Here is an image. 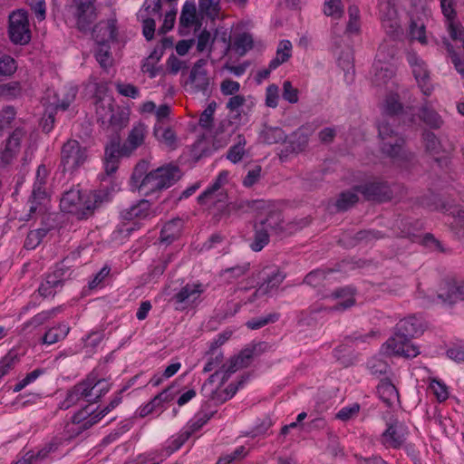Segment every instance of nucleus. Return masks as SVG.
Returning a JSON list of instances; mask_svg holds the SVG:
<instances>
[{
  "label": "nucleus",
  "instance_id": "c9c22d12",
  "mask_svg": "<svg viewBox=\"0 0 464 464\" xmlns=\"http://www.w3.org/2000/svg\"><path fill=\"white\" fill-rule=\"evenodd\" d=\"M397 53L395 44L391 41L384 40L377 50L376 57L380 63H386L392 60Z\"/></svg>",
  "mask_w": 464,
  "mask_h": 464
},
{
  "label": "nucleus",
  "instance_id": "58836bf2",
  "mask_svg": "<svg viewBox=\"0 0 464 464\" xmlns=\"http://www.w3.org/2000/svg\"><path fill=\"white\" fill-rule=\"evenodd\" d=\"M254 46V41L252 35L248 33H243L238 34L233 44L234 49L240 55H244L248 50Z\"/></svg>",
  "mask_w": 464,
  "mask_h": 464
},
{
  "label": "nucleus",
  "instance_id": "49530a36",
  "mask_svg": "<svg viewBox=\"0 0 464 464\" xmlns=\"http://www.w3.org/2000/svg\"><path fill=\"white\" fill-rule=\"evenodd\" d=\"M279 319V314L272 313L265 316L256 317L246 323L247 328L252 330L260 329L268 324L276 323Z\"/></svg>",
  "mask_w": 464,
  "mask_h": 464
},
{
  "label": "nucleus",
  "instance_id": "f8f14e48",
  "mask_svg": "<svg viewBox=\"0 0 464 464\" xmlns=\"http://www.w3.org/2000/svg\"><path fill=\"white\" fill-rule=\"evenodd\" d=\"M256 345L251 348H245L237 355L230 358L227 365H223L224 374L221 379L222 383L226 382L230 375L237 370L247 367L254 357Z\"/></svg>",
  "mask_w": 464,
  "mask_h": 464
},
{
  "label": "nucleus",
  "instance_id": "473e14b6",
  "mask_svg": "<svg viewBox=\"0 0 464 464\" xmlns=\"http://www.w3.org/2000/svg\"><path fill=\"white\" fill-rule=\"evenodd\" d=\"M197 9L194 2L187 1L183 7L179 17V26L188 28L193 25L196 21Z\"/></svg>",
  "mask_w": 464,
  "mask_h": 464
},
{
  "label": "nucleus",
  "instance_id": "2eb2a0df",
  "mask_svg": "<svg viewBox=\"0 0 464 464\" xmlns=\"http://www.w3.org/2000/svg\"><path fill=\"white\" fill-rule=\"evenodd\" d=\"M24 134L23 129L16 128L6 139L5 149L1 152V160L5 164H9L17 156Z\"/></svg>",
  "mask_w": 464,
  "mask_h": 464
},
{
  "label": "nucleus",
  "instance_id": "bb28decb",
  "mask_svg": "<svg viewBox=\"0 0 464 464\" xmlns=\"http://www.w3.org/2000/svg\"><path fill=\"white\" fill-rule=\"evenodd\" d=\"M359 192L353 190V187L350 190L341 192L334 203L337 212H344L352 208L359 201Z\"/></svg>",
  "mask_w": 464,
  "mask_h": 464
},
{
  "label": "nucleus",
  "instance_id": "c85d7f7f",
  "mask_svg": "<svg viewBox=\"0 0 464 464\" xmlns=\"http://www.w3.org/2000/svg\"><path fill=\"white\" fill-rule=\"evenodd\" d=\"M70 327L64 324H59L50 328L43 336L42 342L45 344H53L63 340L69 334Z\"/></svg>",
  "mask_w": 464,
  "mask_h": 464
},
{
  "label": "nucleus",
  "instance_id": "79ce46f5",
  "mask_svg": "<svg viewBox=\"0 0 464 464\" xmlns=\"http://www.w3.org/2000/svg\"><path fill=\"white\" fill-rule=\"evenodd\" d=\"M162 55V51L154 48L151 53L144 61L141 66L142 72H149L150 77L151 78L155 77L158 72L157 70L155 69V64L160 60Z\"/></svg>",
  "mask_w": 464,
  "mask_h": 464
},
{
  "label": "nucleus",
  "instance_id": "6ab92c4d",
  "mask_svg": "<svg viewBox=\"0 0 464 464\" xmlns=\"http://www.w3.org/2000/svg\"><path fill=\"white\" fill-rule=\"evenodd\" d=\"M63 268H57L52 274L47 275L44 281L42 282L41 285L38 288L39 294L44 297L54 295L55 291L53 289L56 288L57 286L63 285Z\"/></svg>",
  "mask_w": 464,
  "mask_h": 464
},
{
  "label": "nucleus",
  "instance_id": "8fccbe9b",
  "mask_svg": "<svg viewBox=\"0 0 464 464\" xmlns=\"http://www.w3.org/2000/svg\"><path fill=\"white\" fill-rule=\"evenodd\" d=\"M22 88L18 82L0 84V97L12 100L21 95Z\"/></svg>",
  "mask_w": 464,
  "mask_h": 464
},
{
  "label": "nucleus",
  "instance_id": "9d476101",
  "mask_svg": "<svg viewBox=\"0 0 464 464\" xmlns=\"http://www.w3.org/2000/svg\"><path fill=\"white\" fill-rule=\"evenodd\" d=\"M407 428L397 420L387 424V429L382 434V442L386 447L399 449L406 440Z\"/></svg>",
  "mask_w": 464,
  "mask_h": 464
},
{
  "label": "nucleus",
  "instance_id": "3c124183",
  "mask_svg": "<svg viewBox=\"0 0 464 464\" xmlns=\"http://www.w3.org/2000/svg\"><path fill=\"white\" fill-rule=\"evenodd\" d=\"M382 24L387 35H389L392 40L400 38L403 34L402 29L399 24L398 17L383 19L382 21Z\"/></svg>",
  "mask_w": 464,
  "mask_h": 464
},
{
  "label": "nucleus",
  "instance_id": "4468645a",
  "mask_svg": "<svg viewBox=\"0 0 464 464\" xmlns=\"http://www.w3.org/2000/svg\"><path fill=\"white\" fill-rule=\"evenodd\" d=\"M214 198H208L209 210L212 214L214 223H218L223 219H227L231 215L230 205L227 202V194L220 192L219 195L214 196Z\"/></svg>",
  "mask_w": 464,
  "mask_h": 464
},
{
  "label": "nucleus",
  "instance_id": "ea45409f",
  "mask_svg": "<svg viewBox=\"0 0 464 464\" xmlns=\"http://www.w3.org/2000/svg\"><path fill=\"white\" fill-rule=\"evenodd\" d=\"M16 69L17 63L15 60L5 53H0V80L3 77L13 75Z\"/></svg>",
  "mask_w": 464,
  "mask_h": 464
},
{
  "label": "nucleus",
  "instance_id": "6e6d98bb",
  "mask_svg": "<svg viewBox=\"0 0 464 464\" xmlns=\"http://www.w3.org/2000/svg\"><path fill=\"white\" fill-rule=\"evenodd\" d=\"M290 143L293 151H303L308 144V136L301 129H298L292 134Z\"/></svg>",
  "mask_w": 464,
  "mask_h": 464
},
{
  "label": "nucleus",
  "instance_id": "5fc2aeb1",
  "mask_svg": "<svg viewBox=\"0 0 464 464\" xmlns=\"http://www.w3.org/2000/svg\"><path fill=\"white\" fill-rule=\"evenodd\" d=\"M425 149L431 154H438L440 150V142L437 136L430 130H425L422 133Z\"/></svg>",
  "mask_w": 464,
  "mask_h": 464
},
{
  "label": "nucleus",
  "instance_id": "69168bd1",
  "mask_svg": "<svg viewBox=\"0 0 464 464\" xmlns=\"http://www.w3.org/2000/svg\"><path fill=\"white\" fill-rule=\"evenodd\" d=\"M31 11L39 22L44 21L46 17L45 0H29L28 3Z\"/></svg>",
  "mask_w": 464,
  "mask_h": 464
},
{
  "label": "nucleus",
  "instance_id": "a18cd8bd",
  "mask_svg": "<svg viewBox=\"0 0 464 464\" xmlns=\"http://www.w3.org/2000/svg\"><path fill=\"white\" fill-rule=\"evenodd\" d=\"M217 103L213 101L208 103L207 108L201 112L198 120V125L202 129L209 130L212 128Z\"/></svg>",
  "mask_w": 464,
  "mask_h": 464
},
{
  "label": "nucleus",
  "instance_id": "9b49d317",
  "mask_svg": "<svg viewBox=\"0 0 464 464\" xmlns=\"http://www.w3.org/2000/svg\"><path fill=\"white\" fill-rule=\"evenodd\" d=\"M256 277L262 281L259 293H269L271 290L278 288L285 275L277 267L266 266L256 275Z\"/></svg>",
  "mask_w": 464,
  "mask_h": 464
},
{
  "label": "nucleus",
  "instance_id": "393cba45",
  "mask_svg": "<svg viewBox=\"0 0 464 464\" xmlns=\"http://www.w3.org/2000/svg\"><path fill=\"white\" fill-rule=\"evenodd\" d=\"M377 392L380 399L388 406H392L395 400L399 399L397 388L389 378H383L377 385Z\"/></svg>",
  "mask_w": 464,
  "mask_h": 464
},
{
  "label": "nucleus",
  "instance_id": "4be33fe9",
  "mask_svg": "<svg viewBox=\"0 0 464 464\" xmlns=\"http://www.w3.org/2000/svg\"><path fill=\"white\" fill-rule=\"evenodd\" d=\"M183 228V221L181 218H172L165 223L160 231V242L167 245L171 244L181 234Z\"/></svg>",
  "mask_w": 464,
  "mask_h": 464
},
{
  "label": "nucleus",
  "instance_id": "dca6fc26",
  "mask_svg": "<svg viewBox=\"0 0 464 464\" xmlns=\"http://www.w3.org/2000/svg\"><path fill=\"white\" fill-rule=\"evenodd\" d=\"M440 7L446 18L448 32L452 40L458 39V30L463 28L459 22H457V12L452 0H440Z\"/></svg>",
  "mask_w": 464,
  "mask_h": 464
},
{
  "label": "nucleus",
  "instance_id": "423d86ee",
  "mask_svg": "<svg viewBox=\"0 0 464 464\" xmlns=\"http://www.w3.org/2000/svg\"><path fill=\"white\" fill-rule=\"evenodd\" d=\"M8 34L14 44L25 45L31 40L28 14L24 9L14 11L9 15Z\"/></svg>",
  "mask_w": 464,
  "mask_h": 464
},
{
  "label": "nucleus",
  "instance_id": "603ef678",
  "mask_svg": "<svg viewBox=\"0 0 464 464\" xmlns=\"http://www.w3.org/2000/svg\"><path fill=\"white\" fill-rule=\"evenodd\" d=\"M384 237V234L379 230L375 229H364L358 231L354 237L353 240L356 243H369L374 240L382 239Z\"/></svg>",
  "mask_w": 464,
  "mask_h": 464
},
{
  "label": "nucleus",
  "instance_id": "72a5a7b5",
  "mask_svg": "<svg viewBox=\"0 0 464 464\" xmlns=\"http://www.w3.org/2000/svg\"><path fill=\"white\" fill-rule=\"evenodd\" d=\"M188 82L193 84L196 92H201L206 93L209 88V78L208 72H197L193 76V72H190Z\"/></svg>",
  "mask_w": 464,
  "mask_h": 464
},
{
  "label": "nucleus",
  "instance_id": "37998d69",
  "mask_svg": "<svg viewBox=\"0 0 464 464\" xmlns=\"http://www.w3.org/2000/svg\"><path fill=\"white\" fill-rule=\"evenodd\" d=\"M116 106H114L112 101L105 103L104 100L99 99L96 102V115L98 121H102V124L106 123V120L110 119L111 114L114 111Z\"/></svg>",
  "mask_w": 464,
  "mask_h": 464
},
{
  "label": "nucleus",
  "instance_id": "6e6552de",
  "mask_svg": "<svg viewBox=\"0 0 464 464\" xmlns=\"http://www.w3.org/2000/svg\"><path fill=\"white\" fill-rule=\"evenodd\" d=\"M72 2L77 28L82 32L89 30L97 18L95 0H72Z\"/></svg>",
  "mask_w": 464,
  "mask_h": 464
},
{
  "label": "nucleus",
  "instance_id": "e433bc0d",
  "mask_svg": "<svg viewBox=\"0 0 464 464\" xmlns=\"http://www.w3.org/2000/svg\"><path fill=\"white\" fill-rule=\"evenodd\" d=\"M237 144L233 145L229 148V150L227 152V159L230 160L233 163L239 162L245 153V145H246V139L242 134L237 135Z\"/></svg>",
  "mask_w": 464,
  "mask_h": 464
},
{
  "label": "nucleus",
  "instance_id": "0eeeda50",
  "mask_svg": "<svg viewBox=\"0 0 464 464\" xmlns=\"http://www.w3.org/2000/svg\"><path fill=\"white\" fill-rule=\"evenodd\" d=\"M353 190L359 192L365 200L386 202L392 198L393 192L387 181L374 179L353 186Z\"/></svg>",
  "mask_w": 464,
  "mask_h": 464
},
{
  "label": "nucleus",
  "instance_id": "7c9ffc66",
  "mask_svg": "<svg viewBox=\"0 0 464 464\" xmlns=\"http://www.w3.org/2000/svg\"><path fill=\"white\" fill-rule=\"evenodd\" d=\"M153 135L159 141L165 143L169 148L175 147L177 136L170 127L164 128L160 123H157L154 126Z\"/></svg>",
  "mask_w": 464,
  "mask_h": 464
},
{
  "label": "nucleus",
  "instance_id": "052dcab7",
  "mask_svg": "<svg viewBox=\"0 0 464 464\" xmlns=\"http://www.w3.org/2000/svg\"><path fill=\"white\" fill-rule=\"evenodd\" d=\"M259 203L258 200H244L237 199L233 202H229L230 210L232 213H246L249 209L254 208L256 205Z\"/></svg>",
  "mask_w": 464,
  "mask_h": 464
},
{
  "label": "nucleus",
  "instance_id": "774afa93",
  "mask_svg": "<svg viewBox=\"0 0 464 464\" xmlns=\"http://www.w3.org/2000/svg\"><path fill=\"white\" fill-rule=\"evenodd\" d=\"M299 91L295 88L290 81H285L283 83V93L282 97L284 100L290 103H296L298 102Z\"/></svg>",
  "mask_w": 464,
  "mask_h": 464
},
{
  "label": "nucleus",
  "instance_id": "c03bdc74",
  "mask_svg": "<svg viewBox=\"0 0 464 464\" xmlns=\"http://www.w3.org/2000/svg\"><path fill=\"white\" fill-rule=\"evenodd\" d=\"M58 311V308H53L52 310L43 311L37 314H35L34 317H32L29 321L24 324L23 330H26L30 326L38 327L47 321H49L51 318H53L56 312Z\"/></svg>",
  "mask_w": 464,
  "mask_h": 464
},
{
  "label": "nucleus",
  "instance_id": "1a4fd4ad",
  "mask_svg": "<svg viewBox=\"0 0 464 464\" xmlns=\"http://www.w3.org/2000/svg\"><path fill=\"white\" fill-rule=\"evenodd\" d=\"M123 154V144L120 134H111L110 140L105 146L104 165L107 175H112L119 167V161L121 157H129Z\"/></svg>",
  "mask_w": 464,
  "mask_h": 464
},
{
  "label": "nucleus",
  "instance_id": "20e7f679",
  "mask_svg": "<svg viewBox=\"0 0 464 464\" xmlns=\"http://www.w3.org/2000/svg\"><path fill=\"white\" fill-rule=\"evenodd\" d=\"M181 178V171L176 165L168 164L150 171L139 184V190L146 196L167 189Z\"/></svg>",
  "mask_w": 464,
  "mask_h": 464
},
{
  "label": "nucleus",
  "instance_id": "c756f323",
  "mask_svg": "<svg viewBox=\"0 0 464 464\" xmlns=\"http://www.w3.org/2000/svg\"><path fill=\"white\" fill-rule=\"evenodd\" d=\"M203 292L202 285L200 284L186 285L183 286L179 293L174 295V300L177 303H184L188 300H196L199 295Z\"/></svg>",
  "mask_w": 464,
  "mask_h": 464
},
{
  "label": "nucleus",
  "instance_id": "a878e982",
  "mask_svg": "<svg viewBox=\"0 0 464 464\" xmlns=\"http://www.w3.org/2000/svg\"><path fill=\"white\" fill-rule=\"evenodd\" d=\"M129 121V112L121 109L120 106H116L108 120V129H111L113 134H119L121 130L128 126Z\"/></svg>",
  "mask_w": 464,
  "mask_h": 464
},
{
  "label": "nucleus",
  "instance_id": "f3484780",
  "mask_svg": "<svg viewBox=\"0 0 464 464\" xmlns=\"http://www.w3.org/2000/svg\"><path fill=\"white\" fill-rule=\"evenodd\" d=\"M146 134V125L138 122L130 130L126 141L123 143V154L130 155L143 144Z\"/></svg>",
  "mask_w": 464,
  "mask_h": 464
},
{
  "label": "nucleus",
  "instance_id": "864d4df0",
  "mask_svg": "<svg viewBox=\"0 0 464 464\" xmlns=\"http://www.w3.org/2000/svg\"><path fill=\"white\" fill-rule=\"evenodd\" d=\"M148 169L149 162L146 160H140L136 164L130 177V183L134 188L139 189V184L145 177V175L149 173Z\"/></svg>",
  "mask_w": 464,
  "mask_h": 464
},
{
  "label": "nucleus",
  "instance_id": "f257e3e1",
  "mask_svg": "<svg viewBox=\"0 0 464 464\" xmlns=\"http://www.w3.org/2000/svg\"><path fill=\"white\" fill-rule=\"evenodd\" d=\"M425 328L426 325L422 318L415 314L400 320L395 325L393 335L383 344L386 353L405 359L417 357L420 353V348L411 340L420 336Z\"/></svg>",
  "mask_w": 464,
  "mask_h": 464
},
{
  "label": "nucleus",
  "instance_id": "4c0bfd02",
  "mask_svg": "<svg viewBox=\"0 0 464 464\" xmlns=\"http://www.w3.org/2000/svg\"><path fill=\"white\" fill-rule=\"evenodd\" d=\"M282 222L283 218L280 211L273 210L270 211L267 215V217L260 221L258 224L260 227H263L267 231L273 230V231H278L282 229Z\"/></svg>",
  "mask_w": 464,
  "mask_h": 464
},
{
  "label": "nucleus",
  "instance_id": "f03ea898",
  "mask_svg": "<svg viewBox=\"0 0 464 464\" xmlns=\"http://www.w3.org/2000/svg\"><path fill=\"white\" fill-rule=\"evenodd\" d=\"M394 122L387 118L378 124L381 150L400 167L410 169L417 163L416 154L407 147L405 138L395 131L392 127Z\"/></svg>",
  "mask_w": 464,
  "mask_h": 464
},
{
  "label": "nucleus",
  "instance_id": "39448f33",
  "mask_svg": "<svg viewBox=\"0 0 464 464\" xmlns=\"http://www.w3.org/2000/svg\"><path fill=\"white\" fill-rule=\"evenodd\" d=\"M88 149L73 139L64 142L61 149V166L63 172L72 174L88 160Z\"/></svg>",
  "mask_w": 464,
  "mask_h": 464
},
{
  "label": "nucleus",
  "instance_id": "09e8293b",
  "mask_svg": "<svg viewBox=\"0 0 464 464\" xmlns=\"http://www.w3.org/2000/svg\"><path fill=\"white\" fill-rule=\"evenodd\" d=\"M98 50L95 53L96 61L99 63L102 68L108 69L112 64V58L110 52L109 44H98Z\"/></svg>",
  "mask_w": 464,
  "mask_h": 464
},
{
  "label": "nucleus",
  "instance_id": "680f3d73",
  "mask_svg": "<svg viewBox=\"0 0 464 464\" xmlns=\"http://www.w3.org/2000/svg\"><path fill=\"white\" fill-rule=\"evenodd\" d=\"M49 452L50 450L47 449H42L37 452L30 450L24 455L21 461L24 464H37L44 460L48 456Z\"/></svg>",
  "mask_w": 464,
  "mask_h": 464
},
{
  "label": "nucleus",
  "instance_id": "7ed1b4c3",
  "mask_svg": "<svg viewBox=\"0 0 464 464\" xmlns=\"http://www.w3.org/2000/svg\"><path fill=\"white\" fill-rule=\"evenodd\" d=\"M108 200L109 195L105 191L82 193L78 188H71L63 194L60 208L62 211L74 215L77 219L84 220L92 217L95 210Z\"/></svg>",
  "mask_w": 464,
  "mask_h": 464
},
{
  "label": "nucleus",
  "instance_id": "e2e57ef3",
  "mask_svg": "<svg viewBox=\"0 0 464 464\" xmlns=\"http://www.w3.org/2000/svg\"><path fill=\"white\" fill-rule=\"evenodd\" d=\"M116 91L124 97L136 99L140 95L138 87L131 83H123L121 82H115Z\"/></svg>",
  "mask_w": 464,
  "mask_h": 464
},
{
  "label": "nucleus",
  "instance_id": "b1692460",
  "mask_svg": "<svg viewBox=\"0 0 464 464\" xmlns=\"http://www.w3.org/2000/svg\"><path fill=\"white\" fill-rule=\"evenodd\" d=\"M259 139L266 144L272 145L276 143H284L287 139L285 130L280 127H273L267 124L263 125L260 131Z\"/></svg>",
  "mask_w": 464,
  "mask_h": 464
},
{
  "label": "nucleus",
  "instance_id": "0e129e2a",
  "mask_svg": "<svg viewBox=\"0 0 464 464\" xmlns=\"http://www.w3.org/2000/svg\"><path fill=\"white\" fill-rule=\"evenodd\" d=\"M15 115L16 111L13 106H5L0 111V127L3 130L10 127Z\"/></svg>",
  "mask_w": 464,
  "mask_h": 464
},
{
  "label": "nucleus",
  "instance_id": "a211bd4d",
  "mask_svg": "<svg viewBox=\"0 0 464 464\" xmlns=\"http://www.w3.org/2000/svg\"><path fill=\"white\" fill-rule=\"evenodd\" d=\"M383 112L385 117L393 121H396L399 117L408 115V111L404 109L397 93H391L386 97Z\"/></svg>",
  "mask_w": 464,
  "mask_h": 464
},
{
  "label": "nucleus",
  "instance_id": "a19ab883",
  "mask_svg": "<svg viewBox=\"0 0 464 464\" xmlns=\"http://www.w3.org/2000/svg\"><path fill=\"white\" fill-rule=\"evenodd\" d=\"M344 13L342 0H325L324 4V14L334 19H340Z\"/></svg>",
  "mask_w": 464,
  "mask_h": 464
},
{
  "label": "nucleus",
  "instance_id": "2f4dec72",
  "mask_svg": "<svg viewBox=\"0 0 464 464\" xmlns=\"http://www.w3.org/2000/svg\"><path fill=\"white\" fill-rule=\"evenodd\" d=\"M349 20L344 33L347 34H358L361 30L360 10L356 5H351L348 7Z\"/></svg>",
  "mask_w": 464,
  "mask_h": 464
},
{
  "label": "nucleus",
  "instance_id": "f704fd0d",
  "mask_svg": "<svg viewBox=\"0 0 464 464\" xmlns=\"http://www.w3.org/2000/svg\"><path fill=\"white\" fill-rule=\"evenodd\" d=\"M269 237L267 230L256 224L254 238L250 244V248L255 252L261 251L269 243Z\"/></svg>",
  "mask_w": 464,
  "mask_h": 464
},
{
  "label": "nucleus",
  "instance_id": "ddd939ff",
  "mask_svg": "<svg viewBox=\"0 0 464 464\" xmlns=\"http://www.w3.org/2000/svg\"><path fill=\"white\" fill-rule=\"evenodd\" d=\"M118 27L116 19L101 21L92 29V37L97 44H109L117 40Z\"/></svg>",
  "mask_w": 464,
  "mask_h": 464
},
{
  "label": "nucleus",
  "instance_id": "5701e85b",
  "mask_svg": "<svg viewBox=\"0 0 464 464\" xmlns=\"http://www.w3.org/2000/svg\"><path fill=\"white\" fill-rule=\"evenodd\" d=\"M151 204L147 199H140L137 204L123 209L121 216L124 220H132L134 218L143 219L150 215Z\"/></svg>",
  "mask_w": 464,
  "mask_h": 464
},
{
  "label": "nucleus",
  "instance_id": "13d9d810",
  "mask_svg": "<svg viewBox=\"0 0 464 464\" xmlns=\"http://www.w3.org/2000/svg\"><path fill=\"white\" fill-rule=\"evenodd\" d=\"M368 369L375 376L386 374L390 371V365L383 360L372 358L368 362Z\"/></svg>",
  "mask_w": 464,
  "mask_h": 464
},
{
  "label": "nucleus",
  "instance_id": "bf43d9fd",
  "mask_svg": "<svg viewBox=\"0 0 464 464\" xmlns=\"http://www.w3.org/2000/svg\"><path fill=\"white\" fill-rule=\"evenodd\" d=\"M360 409L361 407L359 403H353L350 406L343 407L336 413L335 418L343 421H348L358 416Z\"/></svg>",
  "mask_w": 464,
  "mask_h": 464
},
{
  "label": "nucleus",
  "instance_id": "aec40b11",
  "mask_svg": "<svg viewBox=\"0 0 464 464\" xmlns=\"http://www.w3.org/2000/svg\"><path fill=\"white\" fill-rule=\"evenodd\" d=\"M354 295L355 289L351 286L341 287L334 290L330 296L334 299L343 298L344 300L330 308V310L343 311L353 306L355 304Z\"/></svg>",
  "mask_w": 464,
  "mask_h": 464
},
{
  "label": "nucleus",
  "instance_id": "4d7b16f0",
  "mask_svg": "<svg viewBox=\"0 0 464 464\" xmlns=\"http://www.w3.org/2000/svg\"><path fill=\"white\" fill-rule=\"evenodd\" d=\"M420 117L426 124L433 129H439L442 123L440 115L435 111L427 108L421 110Z\"/></svg>",
  "mask_w": 464,
  "mask_h": 464
},
{
  "label": "nucleus",
  "instance_id": "412c9836",
  "mask_svg": "<svg viewBox=\"0 0 464 464\" xmlns=\"http://www.w3.org/2000/svg\"><path fill=\"white\" fill-rule=\"evenodd\" d=\"M446 292L439 294L444 302L455 304L464 300V281L450 280L446 282Z\"/></svg>",
  "mask_w": 464,
  "mask_h": 464
},
{
  "label": "nucleus",
  "instance_id": "cd10ccee",
  "mask_svg": "<svg viewBox=\"0 0 464 464\" xmlns=\"http://www.w3.org/2000/svg\"><path fill=\"white\" fill-rule=\"evenodd\" d=\"M227 171H221L214 183L198 197V204L207 205L208 198H214V196L219 195L221 186L227 182Z\"/></svg>",
  "mask_w": 464,
  "mask_h": 464
},
{
  "label": "nucleus",
  "instance_id": "de8ad7c7",
  "mask_svg": "<svg viewBox=\"0 0 464 464\" xmlns=\"http://www.w3.org/2000/svg\"><path fill=\"white\" fill-rule=\"evenodd\" d=\"M47 228H38L35 230H31L25 238L24 247L26 249H34L36 246L40 245L43 238L47 235Z\"/></svg>",
  "mask_w": 464,
  "mask_h": 464
},
{
  "label": "nucleus",
  "instance_id": "338daca9",
  "mask_svg": "<svg viewBox=\"0 0 464 464\" xmlns=\"http://www.w3.org/2000/svg\"><path fill=\"white\" fill-rule=\"evenodd\" d=\"M45 184L46 181H43L42 179L34 181L32 195L29 198L34 201H37L38 204H42V201L47 198V193L44 188Z\"/></svg>",
  "mask_w": 464,
  "mask_h": 464
}]
</instances>
